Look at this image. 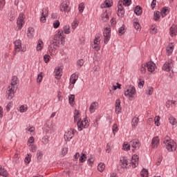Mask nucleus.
Here are the masks:
<instances>
[{
    "mask_svg": "<svg viewBox=\"0 0 177 177\" xmlns=\"http://www.w3.org/2000/svg\"><path fill=\"white\" fill-rule=\"evenodd\" d=\"M19 83V78L17 76H13L12 78V81L10 85L7 88L6 91V97L9 100H12L13 99V96H15V92L17 91V84Z\"/></svg>",
    "mask_w": 177,
    "mask_h": 177,
    "instance_id": "1",
    "label": "nucleus"
},
{
    "mask_svg": "<svg viewBox=\"0 0 177 177\" xmlns=\"http://www.w3.org/2000/svg\"><path fill=\"white\" fill-rule=\"evenodd\" d=\"M64 45L65 38L64 36H63V31L62 30H59L57 33L54 36L53 41H50V44L53 45L54 49H56V48H59V45Z\"/></svg>",
    "mask_w": 177,
    "mask_h": 177,
    "instance_id": "2",
    "label": "nucleus"
},
{
    "mask_svg": "<svg viewBox=\"0 0 177 177\" xmlns=\"http://www.w3.org/2000/svg\"><path fill=\"white\" fill-rule=\"evenodd\" d=\"M163 143L166 145V149L169 151H175L176 150V142L169 139V136H166L163 140Z\"/></svg>",
    "mask_w": 177,
    "mask_h": 177,
    "instance_id": "3",
    "label": "nucleus"
},
{
    "mask_svg": "<svg viewBox=\"0 0 177 177\" xmlns=\"http://www.w3.org/2000/svg\"><path fill=\"white\" fill-rule=\"evenodd\" d=\"M60 5L61 12H70V0H62Z\"/></svg>",
    "mask_w": 177,
    "mask_h": 177,
    "instance_id": "4",
    "label": "nucleus"
},
{
    "mask_svg": "<svg viewBox=\"0 0 177 177\" xmlns=\"http://www.w3.org/2000/svg\"><path fill=\"white\" fill-rule=\"evenodd\" d=\"M104 44H108L109 41H110V37L111 34V28H106L104 30Z\"/></svg>",
    "mask_w": 177,
    "mask_h": 177,
    "instance_id": "5",
    "label": "nucleus"
},
{
    "mask_svg": "<svg viewBox=\"0 0 177 177\" xmlns=\"http://www.w3.org/2000/svg\"><path fill=\"white\" fill-rule=\"evenodd\" d=\"M129 164L131 165V163L128 162V160L123 157L120 158V164L118 166V169H121V168H129V166H128Z\"/></svg>",
    "mask_w": 177,
    "mask_h": 177,
    "instance_id": "6",
    "label": "nucleus"
},
{
    "mask_svg": "<svg viewBox=\"0 0 177 177\" xmlns=\"http://www.w3.org/2000/svg\"><path fill=\"white\" fill-rule=\"evenodd\" d=\"M78 131H82V128H88L89 127V122L87 120L86 118H84V121H78L77 122Z\"/></svg>",
    "mask_w": 177,
    "mask_h": 177,
    "instance_id": "7",
    "label": "nucleus"
},
{
    "mask_svg": "<svg viewBox=\"0 0 177 177\" xmlns=\"http://www.w3.org/2000/svg\"><path fill=\"white\" fill-rule=\"evenodd\" d=\"M136 93V89L135 86H132L124 91V96H127V97H134Z\"/></svg>",
    "mask_w": 177,
    "mask_h": 177,
    "instance_id": "8",
    "label": "nucleus"
},
{
    "mask_svg": "<svg viewBox=\"0 0 177 177\" xmlns=\"http://www.w3.org/2000/svg\"><path fill=\"white\" fill-rule=\"evenodd\" d=\"M17 24L19 30H21V28H23V24H24V14H19L17 19Z\"/></svg>",
    "mask_w": 177,
    "mask_h": 177,
    "instance_id": "9",
    "label": "nucleus"
},
{
    "mask_svg": "<svg viewBox=\"0 0 177 177\" xmlns=\"http://www.w3.org/2000/svg\"><path fill=\"white\" fill-rule=\"evenodd\" d=\"M74 133H75V130L74 129H71L67 133H66L64 136L65 140L70 142V140L74 138Z\"/></svg>",
    "mask_w": 177,
    "mask_h": 177,
    "instance_id": "10",
    "label": "nucleus"
},
{
    "mask_svg": "<svg viewBox=\"0 0 177 177\" xmlns=\"http://www.w3.org/2000/svg\"><path fill=\"white\" fill-rule=\"evenodd\" d=\"M15 44V50H14V55H16V53L20 52V49H21V41L20 40H16L14 41Z\"/></svg>",
    "mask_w": 177,
    "mask_h": 177,
    "instance_id": "11",
    "label": "nucleus"
},
{
    "mask_svg": "<svg viewBox=\"0 0 177 177\" xmlns=\"http://www.w3.org/2000/svg\"><path fill=\"white\" fill-rule=\"evenodd\" d=\"M125 15V10H124V6L122 4L118 5V16L120 17H124Z\"/></svg>",
    "mask_w": 177,
    "mask_h": 177,
    "instance_id": "12",
    "label": "nucleus"
},
{
    "mask_svg": "<svg viewBox=\"0 0 177 177\" xmlns=\"http://www.w3.org/2000/svg\"><path fill=\"white\" fill-rule=\"evenodd\" d=\"M146 66L148 68V71L150 73H153L156 70V64L151 61L147 62Z\"/></svg>",
    "mask_w": 177,
    "mask_h": 177,
    "instance_id": "13",
    "label": "nucleus"
},
{
    "mask_svg": "<svg viewBox=\"0 0 177 177\" xmlns=\"http://www.w3.org/2000/svg\"><path fill=\"white\" fill-rule=\"evenodd\" d=\"M94 44L95 45L94 46V49H96L97 50H99L100 49V35H97L95 36V38L94 39Z\"/></svg>",
    "mask_w": 177,
    "mask_h": 177,
    "instance_id": "14",
    "label": "nucleus"
},
{
    "mask_svg": "<svg viewBox=\"0 0 177 177\" xmlns=\"http://www.w3.org/2000/svg\"><path fill=\"white\" fill-rule=\"evenodd\" d=\"M130 146H131L133 149L138 150L139 149V147H140V142L139 140H133L130 141Z\"/></svg>",
    "mask_w": 177,
    "mask_h": 177,
    "instance_id": "15",
    "label": "nucleus"
},
{
    "mask_svg": "<svg viewBox=\"0 0 177 177\" xmlns=\"http://www.w3.org/2000/svg\"><path fill=\"white\" fill-rule=\"evenodd\" d=\"M172 69V62H166L162 66V70L169 72Z\"/></svg>",
    "mask_w": 177,
    "mask_h": 177,
    "instance_id": "16",
    "label": "nucleus"
},
{
    "mask_svg": "<svg viewBox=\"0 0 177 177\" xmlns=\"http://www.w3.org/2000/svg\"><path fill=\"white\" fill-rule=\"evenodd\" d=\"M138 161H139V156L138 155H133L132 156V160H131V164L133 168H136L138 167Z\"/></svg>",
    "mask_w": 177,
    "mask_h": 177,
    "instance_id": "17",
    "label": "nucleus"
},
{
    "mask_svg": "<svg viewBox=\"0 0 177 177\" xmlns=\"http://www.w3.org/2000/svg\"><path fill=\"white\" fill-rule=\"evenodd\" d=\"M151 145L153 149H156V147H158V145H160V139H158V136H156L152 139Z\"/></svg>",
    "mask_w": 177,
    "mask_h": 177,
    "instance_id": "18",
    "label": "nucleus"
},
{
    "mask_svg": "<svg viewBox=\"0 0 177 177\" xmlns=\"http://www.w3.org/2000/svg\"><path fill=\"white\" fill-rule=\"evenodd\" d=\"M62 67L59 66L55 68L54 73H55V78L57 80H60V77H62Z\"/></svg>",
    "mask_w": 177,
    "mask_h": 177,
    "instance_id": "19",
    "label": "nucleus"
},
{
    "mask_svg": "<svg viewBox=\"0 0 177 177\" xmlns=\"http://www.w3.org/2000/svg\"><path fill=\"white\" fill-rule=\"evenodd\" d=\"M115 111H118L117 113H120L121 112V101L120 100V99H118L115 100Z\"/></svg>",
    "mask_w": 177,
    "mask_h": 177,
    "instance_id": "20",
    "label": "nucleus"
},
{
    "mask_svg": "<svg viewBox=\"0 0 177 177\" xmlns=\"http://www.w3.org/2000/svg\"><path fill=\"white\" fill-rule=\"evenodd\" d=\"M77 122L80 121L81 122V118H80V112L78 110L75 109L74 113V122Z\"/></svg>",
    "mask_w": 177,
    "mask_h": 177,
    "instance_id": "21",
    "label": "nucleus"
},
{
    "mask_svg": "<svg viewBox=\"0 0 177 177\" xmlns=\"http://www.w3.org/2000/svg\"><path fill=\"white\" fill-rule=\"evenodd\" d=\"M134 12L136 13V15H137V16H140L142 12V8L139 6H137L134 9Z\"/></svg>",
    "mask_w": 177,
    "mask_h": 177,
    "instance_id": "22",
    "label": "nucleus"
},
{
    "mask_svg": "<svg viewBox=\"0 0 177 177\" xmlns=\"http://www.w3.org/2000/svg\"><path fill=\"white\" fill-rule=\"evenodd\" d=\"M176 26H172L170 29H169V31H170V35L171 37H174V35H176Z\"/></svg>",
    "mask_w": 177,
    "mask_h": 177,
    "instance_id": "23",
    "label": "nucleus"
},
{
    "mask_svg": "<svg viewBox=\"0 0 177 177\" xmlns=\"http://www.w3.org/2000/svg\"><path fill=\"white\" fill-rule=\"evenodd\" d=\"M140 176L142 177H149V170H147V169L143 168L140 171Z\"/></svg>",
    "mask_w": 177,
    "mask_h": 177,
    "instance_id": "24",
    "label": "nucleus"
},
{
    "mask_svg": "<svg viewBox=\"0 0 177 177\" xmlns=\"http://www.w3.org/2000/svg\"><path fill=\"white\" fill-rule=\"evenodd\" d=\"M69 100V104H71V106H74V104H75V95H71V96L68 98Z\"/></svg>",
    "mask_w": 177,
    "mask_h": 177,
    "instance_id": "25",
    "label": "nucleus"
},
{
    "mask_svg": "<svg viewBox=\"0 0 177 177\" xmlns=\"http://www.w3.org/2000/svg\"><path fill=\"white\" fill-rule=\"evenodd\" d=\"M96 104H97V102H94L93 103H91L89 110H90V113H95V109H96Z\"/></svg>",
    "mask_w": 177,
    "mask_h": 177,
    "instance_id": "26",
    "label": "nucleus"
},
{
    "mask_svg": "<svg viewBox=\"0 0 177 177\" xmlns=\"http://www.w3.org/2000/svg\"><path fill=\"white\" fill-rule=\"evenodd\" d=\"M0 176L3 177L8 176V171L5 168L1 167L0 169Z\"/></svg>",
    "mask_w": 177,
    "mask_h": 177,
    "instance_id": "27",
    "label": "nucleus"
},
{
    "mask_svg": "<svg viewBox=\"0 0 177 177\" xmlns=\"http://www.w3.org/2000/svg\"><path fill=\"white\" fill-rule=\"evenodd\" d=\"M133 26L136 30H139L140 28V24H139L138 19H133Z\"/></svg>",
    "mask_w": 177,
    "mask_h": 177,
    "instance_id": "28",
    "label": "nucleus"
},
{
    "mask_svg": "<svg viewBox=\"0 0 177 177\" xmlns=\"http://www.w3.org/2000/svg\"><path fill=\"white\" fill-rule=\"evenodd\" d=\"M104 168H106L104 163L98 164L97 169L100 172H103L104 171Z\"/></svg>",
    "mask_w": 177,
    "mask_h": 177,
    "instance_id": "29",
    "label": "nucleus"
},
{
    "mask_svg": "<svg viewBox=\"0 0 177 177\" xmlns=\"http://www.w3.org/2000/svg\"><path fill=\"white\" fill-rule=\"evenodd\" d=\"M32 34H34V28H29L28 30L27 37H28V38H32Z\"/></svg>",
    "mask_w": 177,
    "mask_h": 177,
    "instance_id": "30",
    "label": "nucleus"
},
{
    "mask_svg": "<svg viewBox=\"0 0 177 177\" xmlns=\"http://www.w3.org/2000/svg\"><path fill=\"white\" fill-rule=\"evenodd\" d=\"M160 12L159 11H156L153 13V19L155 21H157L158 20H160Z\"/></svg>",
    "mask_w": 177,
    "mask_h": 177,
    "instance_id": "31",
    "label": "nucleus"
},
{
    "mask_svg": "<svg viewBox=\"0 0 177 177\" xmlns=\"http://www.w3.org/2000/svg\"><path fill=\"white\" fill-rule=\"evenodd\" d=\"M169 121L171 125H175V124H176V119H175L172 115L169 117Z\"/></svg>",
    "mask_w": 177,
    "mask_h": 177,
    "instance_id": "32",
    "label": "nucleus"
},
{
    "mask_svg": "<svg viewBox=\"0 0 177 177\" xmlns=\"http://www.w3.org/2000/svg\"><path fill=\"white\" fill-rule=\"evenodd\" d=\"M138 122H139V118L134 117L131 121L133 127H136V125H138Z\"/></svg>",
    "mask_w": 177,
    "mask_h": 177,
    "instance_id": "33",
    "label": "nucleus"
},
{
    "mask_svg": "<svg viewBox=\"0 0 177 177\" xmlns=\"http://www.w3.org/2000/svg\"><path fill=\"white\" fill-rule=\"evenodd\" d=\"M102 8H111V3H110V1L109 0H106L104 1V4H102L101 5Z\"/></svg>",
    "mask_w": 177,
    "mask_h": 177,
    "instance_id": "34",
    "label": "nucleus"
},
{
    "mask_svg": "<svg viewBox=\"0 0 177 177\" xmlns=\"http://www.w3.org/2000/svg\"><path fill=\"white\" fill-rule=\"evenodd\" d=\"M79 161H80L81 162H85V161H86V154L82 153L81 156L79 158Z\"/></svg>",
    "mask_w": 177,
    "mask_h": 177,
    "instance_id": "35",
    "label": "nucleus"
},
{
    "mask_svg": "<svg viewBox=\"0 0 177 177\" xmlns=\"http://www.w3.org/2000/svg\"><path fill=\"white\" fill-rule=\"evenodd\" d=\"M40 21H41L42 23H45V21H46V15H45V14L44 13V10H42V12H41V17H40Z\"/></svg>",
    "mask_w": 177,
    "mask_h": 177,
    "instance_id": "36",
    "label": "nucleus"
},
{
    "mask_svg": "<svg viewBox=\"0 0 177 177\" xmlns=\"http://www.w3.org/2000/svg\"><path fill=\"white\" fill-rule=\"evenodd\" d=\"M42 44H44L42 40H39L37 46V50H42Z\"/></svg>",
    "mask_w": 177,
    "mask_h": 177,
    "instance_id": "37",
    "label": "nucleus"
},
{
    "mask_svg": "<svg viewBox=\"0 0 177 177\" xmlns=\"http://www.w3.org/2000/svg\"><path fill=\"white\" fill-rule=\"evenodd\" d=\"M118 32L119 34H125V26L124 25H122V27L119 28L118 29Z\"/></svg>",
    "mask_w": 177,
    "mask_h": 177,
    "instance_id": "38",
    "label": "nucleus"
},
{
    "mask_svg": "<svg viewBox=\"0 0 177 177\" xmlns=\"http://www.w3.org/2000/svg\"><path fill=\"white\" fill-rule=\"evenodd\" d=\"M84 3H81L79 5L78 9H79V12L80 13H82V12H84V9H85V6H84Z\"/></svg>",
    "mask_w": 177,
    "mask_h": 177,
    "instance_id": "39",
    "label": "nucleus"
},
{
    "mask_svg": "<svg viewBox=\"0 0 177 177\" xmlns=\"http://www.w3.org/2000/svg\"><path fill=\"white\" fill-rule=\"evenodd\" d=\"M123 149L124 150H125L126 151H129V150H131V145L130 144H123Z\"/></svg>",
    "mask_w": 177,
    "mask_h": 177,
    "instance_id": "40",
    "label": "nucleus"
},
{
    "mask_svg": "<svg viewBox=\"0 0 177 177\" xmlns=\"http://www.w3.org/2000/svg\"><path fill=\"white\" fill-rule=\"evenodd\" d=\"M43 156L44 154H42V152L37 151V161H40Z\"/></svg>",
    "mask_w": 177,
    "mask_h": 177,
    "instance_id": "41",
    "label": "nucleus"
},
{
    "mask_svg": "<svg viewBox=\"0 0 177 177\" xmlns=\"http://www.w3.org/2000/svg\"><path fill=\"white\" fill-rule=\"evenodd\" d=\"M112 131L113 132V135H115V132H118V126H117V124H114L113 125Z\"/></svg>",
    "mask_w": 177,
    "mask_h": 177,
    "instance_id": "42",
    "label": "nucleus"
},
{
    "mask_svg": "<svg viewBox=\"0 0 177 177\" xmlns=\"http://www.w3.org/2000/svg\"><path fill=\"white\" fill-rule=\"evenodd\" d=\"M50 58V55L46 54L44 55V60L45 62V63H49V60Z\"/></svg>",
    "mask_w": 177,
    "mask_h": 177,
    "instance_id": "43",
    "label": "nucleus"
},
{
    "mask_svg": "<svg viewBox=\"0 0 177 177\" xmlns=\"http://www.w3.org/2000/svg\"><path fill=\"white\" fill-rule=\"evenodd\" d=\"M167 12H168L167 8H163L162 9V13H161L162 17H165V16H167Z\"/></svg>",
    "mask_w": 177,
    "mask_h": 177,
    "instance_id": "44",
    "label": "nucleus"
},
{
    "mask_svg": "<svg viewBox=\"0 0 177 177\" xmlns=\"http://www.w3.org/2000/svg\"><path fill=\"white\" fill-rule=\"evenodd\" d=\"M43 78H44V77L42 76V72H41L37 75V82H42Z\"/></svg>",
    "mask_w": 177,
    "mask_h": 177,
    "instance_id": "45",
    "label": "nucleus"
},
{
    "mask_svg": "<svg viewBox=\"0 0 177 177\" xmlns=\"http://www.w3.org/2000/svg\"><path fill=\"white\" fill-rule=\"evenodd\" d=\"M64 34H70V26L66 25L64 28Z\"/></svg>",
    "mask_w": 177,
    "mask_h": 177,
    "instance_id": "46",
    "label": "nucleus"
},
{
    "mask_svg": "<svg viewBox=\"0 0 177 177\" xmlns=\"http://www.w3.org/2000/svg\"><path fill=\"white\" fill-rule=\"evenodd\" d=\"M154 88L153 87H149L147 91V95H153V91Z\"/></svg>",
    "mask_w": 177,
    "mask_h": 177,
    "instance_id": "47",
    "label": "nucleus"
},
{
    "mask_svg": "<svg viewBox=\"0 0 177 177\" xmlns=\"http://www.w3.org/2000/svg\"><path fill=\"white\" fill-rule=\"evenodd\" d=\"M155 124L156 127H160V116H156L155 118Z\"/></svg>",
    "mask_w": 177,
    "mask_h": 177,
    "instance_id": "48",
    "label": "nucleus"
},
{
    "mask_svg": "<svg viewBox=\"0 0 177 177\" xmlns=\"http://www.w3.org/2000/svg\"><path fill=\"white\" fill-rule=\"evenodd\" d=\"M77 66H80V67H82V66H84V59H80L77 60Z\"/></svg>",
    "mask_w": 177,
    "mask_h": 177,
    "instance_id": "49",
    "label": "nucleus"
},
{
    "mask_svg": "<svg viewBox=\"0 0 177 177\" xmlns=\"http://www.w3.org/2000/svg\"><path fill=\"white\" fill-rule=\"evenodd\" d=\"M60 26V21L59 20H57L54 24H53V27L54 28H59Z\"/></svg>",
    "mask_w": 177,
    "mask_h": 177,
    "instance_id": "50",
    "label": "nucleus"
},
{
    "mask_svg": "<svg viewBox=\"0 0 177 177\" xmlns=\"http://www.w3.org/2000/svg\"><path fill=\"white\" fill-rule=\"evenodd\" d=\"M28 157H26L25 158V162H26V164H30V161H31V158L30 156L31 154H28Z\"/></svg>",
    "mask_w": 177,
    "mask_h": 177,
    "instance_id": "51",
    "label": "nucleus"
},
{
    "mask_svg": "<svg viewBox=\"0 0 177 177\" xmlns=\"http://www.w3.org/2000/svg\"><path fill=\"white\" fill-rule=\"evenodd\" d=\"M102 21H109V15L106 14L103 17H102Z\"/></svg>",
    "mask_w": 177,
    "mask_h": 177,
    "instance_id": "52",
    "label": "nucleus"
},
{
    "mask_svg": "<svg viewBox=\"0 0 177 177\" xmlns=\"http://www.w3.org/2000/svg\"><path fill=\"white\" fill-rule=\"evenodd\" d=\"M131 0H123V5H124V6H129V5H131Z\"/></svg>",
    "mask_w": 177,
    "mask_h": 177,
    "instance_id": "53",
    "label": "nucleus"
},
{
    "mask_svg": "<svg viewBox=\"0 0 177 177\" xmlns=\"http://www.w3.org/2000/svg\"><path fill=\"white\" fill-rule=\"evenodd\" d=\"M21 113H24L25 111H27V107L24 106V105L21 106L20 109Z\"/></svg>",
    "mask_w": 177,
    "mask_h": 177,
    "instance_id": "54",
    "label": "nucleus"
},
{
    "mask_svg": "<svg viewBox=\"0 0 177 177\" xmlns=\"http://www.w3.org/2000/svg\"><path fill=\"white\" fill-rule=\"evenodd\" d=\"M31 149V151H32V153H35V151H37V146L32 145L30 147Z\"/></svg>",
    "mask_w": 177,
    "mask_h": 177,
    "instance_id": "55",
    "label": "nucleus"
},
{
    "mask_svg": "<svg viewBox=\"0 0 177 177\" xmlns=\"http://www.w3.org/2000/svg\"><path fill=\"white\" fill-rule=\"evenodd\" d=\"M77 26H78V24L77 23V21H74L73 23H72V28L73 30H75V28H77Z\"/></svg>",
    "mask_w": 177,
    "mask_h": 177,
    "instance_id": "56",
    "label": "nucleus"
},
{
    "mask_svg": "<svg viewBox=\"0 0 177 177\" xmlns=\"http://www.w3.org/2000/svg\"><path fill=\"white\" fill-rule=\"evenodd\" d=\"M88 164H89V165H91V164H93V162L95 161L94 158H88Z\"/></svg>",
    "mask_w": 177,
    "mask_h": 177,
    "instance_id": "57",
    "label": "nucleus"
},
{
    "mask_svg": "<svg viewBox=\"0 0 177 177\" xmlns=\"http://www.w3.org/2000/svg\"><path fill=\"white\" fill-rule=\"evenodd\" d=\"M71 80H78V75H75V73L73 74L71 77Z\"/></svg>",
    "mask_w": 177,
    "mask_h": 177,
    "instance_id": "58",
    "label": "nucleus"
},
{
    "mask_svg": "<svg viewBox=\"0 0 177 177\" xmlns=\"http://www.w3.org/2000/svg\"><path fill=\"white\" fill-rule=\"evenodd\" d=\"M106 153H110L111 151V147H110L109 144L106 145Z\"/></svg>",
    "mask_w": 177,
    "mask_h": 177,
    "instance_id": "59",
    "label": "nucleus"
},
{
    "mask_svg": "<svg viewBox=\"0 0 177 177\" xmlns=\"http://www.w3.org/2000/svg\"><path fill=\"white\" fill-rule=\"evenodd\" d=\"M145 85V81H141L138 83L139 88H143V86Z\"/></svg>",
    "mask_w": 177,
    "mask_h": 177,
    "instance_id": "60",
    "label": "nucleus"
},
{
    "mask_svg": "<svg viewBox=\"0 0 177 177\" xmlns=\"http://www.w3.org/2000/svg\"><path fill=\"white\" fill-rule=\"evenodd\" d=\"M67 151H68L67 148H63L62 149V155L66 156L67 154Z\"/></svg>",
    "mask_w": 177,
    "mask_h": 177,
    "instance_id": "61",
    "label": "nucleus"
},
{
    "mask_svg": "<svg viewBox=\"0 0 177 177\" xmlns=\"http://www.w3.org/2000/svg\"><path fill=\"white\" fill-rule=\"evenodd\" d=\"M141 73L142 74H145L146 73V66L141 67Z\"/></svg>",
    "mask_w": 177,
    "mask_h": 177,
    "instance_id": "62",
    "label": "nucleus"
},
{
    "mask_svg": "<svg viewBox=\"0 0 177 177\" xmlns=\"http://www.w3.org/2000/svg\"><path fill=\"white\" fill-rule=\"evenodd\" d=\"M156 5H157V1H152L151 6L152 8V9H154V8H156Z\"/></svg>",
    "mask_w": 177,
    "mask_h": 177,
    "instance_id": "63",
    "label": "nucleus"
},
{
    "mask_svg": "<svg viewBox=\"0 0 177 177\" xmlns=\"http://www.w3.org/2000/svg\"><path fill=\"white\" fill-rule=\"evenodd\" d=\"M28 142L29 143H34V137H30V138L28 139Z\"/></svg>",
    "mask_w": 177,
    "mask_h": 177,
    "instance_id": "64",
    "label": "nucleus"
}]
</instances>
